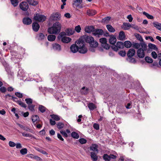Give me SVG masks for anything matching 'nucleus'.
<instances>
[{"mask_svg": "<svg viewBox=\"0 0 161 161\" xmlns=\"http://www.w3.org/2000/svg\"><path fill=\"white\" fill-rule=\"evenodd\" d=\"M28 107L30 110L32 112L35 111L34 107L35 105L33 104H31L28 105Z\"/></svg>", "mask_w": 161, "mask_h": 161, "instance_id": "43", "label": "nucleus"}, {"mask_svg": "<svg viewBox=\"0 0 161 161\" xmlns=\"http://www.w3.org/2000/svg\"><path fill=\"white\" fill-rule=\"evenodd\" d=\"M60 133L63 135L65 137H68V135L66 132L64 131L61 130L60 131Z\"/></svg>", "mask_w": 161, "mask_h": 161, "instance_id": "59", "label": "nucleus"}, {"mask_svg": "<svg viewBox=\"0 0 161 161\" xmlns=\"http://www.w3.org/2000/svg\"><path fill=\"white\" fill-rule=\"evenodd\" d=\"M57 137H58V138L59 140H60L62 141H64V139L62 138L61 135L59 133L57 134Z\"/></svg>", "mask_w": 161, "mask_h": 161, "instance_id": "63", "label": "nucleus"}, {"mask_svg": "<svg viewBox=\"0 0 161 161\" xmlns=\"http://www.w3.org/2000/svg\"><path fill=\"white\" fill-rule=\"evenodd\" d=\"M135 54V51L134 49H130L127 53V55L128 57H132Z\"/></svg>", "mask_w": 161, "mask_h": 161, "instance_id": "12", "label": "nucleus"}, {"mask_svg": "<svg viewBox=\"0 0 161 161\" xmlns=\"http://www.w3.org/2000/svg\"><path fill=\"white\" fill-rule=\"evenodd\" d=\"M94 128L96 130H99V125L98 124L95 123L93 125Z\"/></svg>", "mask_w": 161, "mask_h": 161, "instance_id": "58", "label": "nucleus"}, {"mask_svg": "<svg viewBox=\"0 0 161 161\" xmlns=\"http://www.w3.org/2000/svg\"><path fill=\"white\" fill-rule=\"evenodd\" d=\"M143 14L149 19H153V16L149 14L148 13L145 12H143Z\"/></svg>", "mask_w": 161, "mask_h": 161, "instance_id": "38", "label": "nucleus"}, {"mask_svg": "<svg viewBox=\"0 0 161 161\" xmlns=\"http://www.w3.org/2000/svg\"><path fill=\"white\" fill-rule=\"evenodd\" d=\"M61 28V24L59 22L54 23L52 27L48 28L47 31L50 34H58Z\"/></svg>", "mask_w": 161, "mask_h": 161, "instance_id": "2", "label": "nucleus"}, {"mask_svg": "<svg viewBox=\"0 0 161 161\" xmlns=\"http://www.w3.org/2000/svg\"><path fill=\"white\" fill-rule=\"evenodd\" d=\"M82 0H73V4L78 7L82 3Z\"/></svg>", "mask_w": 161, "mask_h": 161, "instance_id": "19", "label": "nucleus"}, {"mask_svg": "<svg viewBox=\"0 0 161 161\" xmlns=\"http://www.w3.org/2000/svg\"><path fill=\"white\" fill-rule=\"evenodd\" d=\"M125 35L124 32L121 31L119 32V38L120 40H123L125 39Z\"/></svg>", "mask_w": 161, "mask_h": 161, "instance_id": "27", "label": "nucleus"}, {"mask_svg": "<svg viewBox=\"0 0 161 161\" xmlns=\"http://www.w3.org/2000/svg\"><path fill=\"white\" fill-rule=\"evenodd\" d=\"M94 29V28L93 26H91L86 27L85 28V31L86 32L88 33H90L92 32L93 33V31Z\"/></svg>", "mask_w": 161, "mask_h": 161, "instance_id": "14", "label": "nucleus"}, {"mask_svg": "<svg viewBox=\"0 0 161 161\" xmlns=\"http://www.w3.org/2000/svg\"><path fill=\"white\" fill-rule=\"evenodd\" d=\"M102 47L106 49H108L110 48L109 45L107 43V42L104 44H102Z\"/></svg>", "mask_w": 161, "mask_h": 161, "instance_id": "50", "label": "nucleus"}, {"mask_svg": "<svg viewBox=\"0 0 161 161\" xmlns=\"http://www.w3.org/2000/svg\"><path fill=\"white\" fill-rule=\"evenodd\" d=\"M22 134L23 136L25 137H31L34 138H35V137L33 136V135L29 133H27L25 132L22 133Z\"/></svg>", "mask_w": 161, "mask_h": 161, "instance_id": "39", "label": "nucleus"}, {"mask_svg": "<svg viewBox=\"0 0 161 161\" xmlns=\"http://www.w3.org/2000/svg\"><path fill=\"white\" fill-rule=\"evenodd\" d=\"M103 34V31L100 29H97L94 30L93 34L96 36L99 37L100 36L102 35Z\"/></svg>", "mask_w": 161, "mask_h": 161, "instance_id": "8", "label": "nucleus"}, {"mask_svg": "<svg viewBox=\"0 0 161 161\" xmlns=\"http://www.w3.org/2000/svg\"><path fill=\"white\" fill-rule=\"evenodd\" d=\"M32 27L33 30L35 31H37L40 28V25L37 22H34L32 24Z\"/></svg>", "mask_w": 161, "mask_h": 161, "instance_id": "13", "label": "nucleus"}, {"mask_svg": "<svg viewBox=\"0 0 161 161\" xmlns=\"http://www.w3.org/2000/svg\"><path fill=\"white\" fill-rule=\"evenodd\" d=\"M81 30V27L79 25L76 26L75 28V31L78 33L80 32Z\"/></svg>", "mask_w": 161, "mask_h": 161, "instance_id": "54", "label": "nucleus"}, {"mask_svg": "<svg viewBox=\"0 0 161 161\" xmlns=\"http://www.w3.org/2000/svg\"><path fill=\"white\" fill-rule=\"evenodd\" d=\"M19 7L21 9L24 11H27L29 8L28 4L25 2H22L19 4Z\"/></svg>", "mask_w": 161, "mask_h": 161, "instance_id": "7", "label": "nucleus"}, {"mask_svg": "<svg viewBox=\"0 0 161 161\" xmlns=\"http://www.w3.org/2000/svg\"><path fill=\"white\" fill-rule=\"evenodd\" d=\"M149 48L150 49H153L155 50H157L158 48L155 45L152 43H149L148 45Z\"/></svg>", "mask_w": 161, "mask_h": 161, "instance_id": "35", "label": "nucleus"}, {"mask_svg": "<svg viewBox=\"0 0 161 161\" xmlns=\"http://www.w3.org/2000/svg\"><path fill=\"white\" fill-rule=\"evenodd\" d=\"M25 101L28 105L32 104L33 102V100L31 98H26Z\"/></svg>", "mask_w": 161, "mask_h": 161, "instance_id": "36", "label": "nucleus"}, {"mask_svg": "<svg viewBox=\"0 0 161 161\" xmlns=\"http://www.w3.org/2000/svg\"><path fill=\"white\" fill-rule=\"evenodd\" d=\"M0 91L3 93L5 92L6 91V88L4 87H2L0 88Z\"/></svg>", "mask_w": 161, "mask_h": 161, "instance_id": "60", "label": "nucleus"}, {"mask_svg": "<svg viewBox=\"0 0 161 161\" xmlns=\"http://www.w3.org/2000/svg\"><path fill=\"white\" fill-rule=\"evenodd\" d=\"M100 42L102 44H104L107 42V40L105 38H101L99 39Z\"/></svg>", "mask_w": 161, "mask_h": 161, "instance_id": "51", "label": "nucleus"}, {"mask_svg": "<svg viewBox=\"0 0 161 161\" xmlns=\"http://www.w3.org/2000/svg\"><path fill=\"white\" fill-rule=\"evenodd\" d=\"M88 106L90 110H92L96 108V106L94 104L92 103H89Z\"/></svg>", "mask_w": 161, "mask_h": 161, "instance_id": "34", "label": "nucleus"}, {"mask_svg": "<svg viewBox=\"0 0 161 161\" xmlns=\"http://www.w3.org/2000/svg\"><path fill=\"white\" fill-rule=\"evenodd\" d=\"M153 24L154 27L159 30L161 31V23L157 22H154Z\"/></svg>", "mask_w": 161, "mask_h": 161, "instance_id": "18", "label": "nucleus"}, {"mask_svg": "<svg viewBox=\"0 0 161 161\" xmlns=\"http://www.w3.org/2000/svg\"><path fill=\"white\" fill-rule=\"evenodd\" d=\"M38 109L42 113L45 112L47 109L44 106L42 105H39V106Z\"/></svg>", "mask_w": 161, "mask_h": 161, "instance_id": "28", "label": "nucleus"}, {"mask_svg": "<svg viewBox=\"0 0 161 161\" xmlns=\"http://www.w3.org/2000/svg\"><path fill=\"white\" fill-rule=\"evenodd\" d=\"M50 18L53 20H59L60 19V15L58 13L52 14Z\"/></svg>", "mask_w": 161, "mask_h": 161, "instance_id": "9", "label": "nucleus"}, {"mask_svg": "<svg viewBox=\"0 0 161 161\" xmlns=\"http://www.w3.org/2000/svg\"><path fill=\"white\" fill-rule=\"evenodd\" d=\"M103 158L105 161H109L110 160L109 156L106 154H104L103 155Z\"/></svg>", "mask_w": 161, "mask_h": 161, "instance_id": "45", "label": "nucleus"}, {"mask_svg": "<svg viewBox=\"0 0 161 161\" xmlns=\"http://www.w3.org/2000/svg\"><path fill=\"white\" fill-rule=\"evenodd\" d=\"M71 136L74 138L78 139L79 138V135L76 132H73L71 133Z\"/></svg>", "mask_w": 161, "mask_h": 161, "instance_id": "37", "label": "nucleus"}, {"mask_svg": "<svg viewBox=\"0 0 161 161\" xmlns=\"http://www.w3.org/2000/svg\"><path fill=\"white\" fill-rule=\"evenodd\" d=\"M146 61L148 63H151L153 62V59L150 57L147 56L145 58Z\"/></svg>", "mask_w": 161, "mask_h": 161, "instance_id": "42", "label": "nucleus"}, {"mask_svg": "<svg viewBox=\"0 0 161 161\" xmlns=\"http://www.w3.org/2000/svg\"><path fill=\"white\" fill-rule=\"evenodd\" d=\"M116 42V39L114 36H112L110 37L109 39V42L111 44H114Z\"/></svg>", "mask_w": 161, "mask_h": 161, "instance_id": "22", "label": "nucleus"}, {"mask_svg": "<svg viewBox=\"0 0 161 161\" xmlns=\"http://www.w3.org/2000/svg\"><path fill=\"white\" fill-rule=\"evenodd\" d=\"M98 45V43L96 41H94V40L90 44V46L92 47L90 48V50L92 52H94V50L92 48H96L97 47Z\"/></svg>", "mask_w": 161, "mask_h": 161, "instance_id": "10", "label": "nucleus"}, {"mask_svg": "<svg viewBox=\"0 0 161 161\" xmlns=\"http://www.w3.org/2000/svg\"><path fill=\"white\" fill-rule=\"evenodd\" d=\"M124 45L126 47L129 48L131 47L132 44L130 41H127L124 42Z\"/></svg>", "mask_w": 161, "mask_h": 161, "instance_id": "30", "label": "nucleus"}, {"mask_svg": "<svg viewBox=\"0 0 161 161\" xmlns=\"http://www.w3.org/2000/svg\"><path fill=\"white\" fill-rule=\"evenodd\" d=\"M91 157L93 161H97V160L98 157L97 154L94 152L91 153Z\"/></svg>", "mask_w": 161, "mask_h": 161, "instance_id": "21", "label": "nucleus"}, {"mask_svg": "<svg viewBox=\"0 0 161 161\" xmlns=\"http://www.w3.org/2000/svg\"><path fill=\"white\" fill-rule=\"evenodd\" d=\"M147 46V44L143 42L140 43L133 42L132 43V47L135 49H138L140 48L145 49Z\"/></svg>", "mask_w": 161, "mask_h": 161, "instance_id": "4", "label": "nucleus"}, {"mask_svg": "<svg viewBox=\"0 0 161 161\" xmlns=\"http://www.w3.org/2000/svg\"><path fill=\"white\" fill-rule=\"evenodd\" d=\"M116 46L119 48H121L123 46V43L121 42H118L116 43Z\"/></svg>", "mask_w": 161, "mask_h": 161, "instance_id": "49", "label": "nucleus"}, {"mask_svg": "<svg viewBox=\"0 0 161 161\" xmlns=\"http://www.w3.org/2000/svg\"><path fill=\"white\" fill-rule=\"evenodd\" d=\"M119 54L122 56H125L126 54V53L125 51H121L119 52Z\"/></svg>", "mask_w": 161, "mask_h": 161, "instance_id": "57", "label": "nucleus"}, {"mask_svg": "<svg viewBox=\"0 0 161 161\" xmlns=\"http://www.w3.org/2000/svg\"><path fill=\"white\" fill-rule=\"evenodd\" d=\"M34 19L37 21L43 22L46 19V17L43 15L37 14L34 15Z\"/></svg>", "mask_w": 161, "mask_h": 161, "instance_id": "5", "label": "nucleus"}, {"mask_svg": "<svg viewBox=\"0 0 161 161\" xmlns=\"http://www.w3.org/2000/svg\"><path fill=\"white\" fill-rule=\"evenodd\" d=\"M151 55L153 58L154 59H156L157 57V54L155 52L153 51L151 53Z\"/></svg>", "mask_w": 161, "mask_h": 161, "instance_id": "52", "label": "nucleus"}, {"mask_svg": "<svg viewBox=\"0 0 161 161\" xmlns=\"http://www.w3.org/2000/svg\"><path fill=\"white\" fill-rule=\"evenodd\" d=\"M85 40L86 42L90 44L94 39L93 37L91 36H87L85 37Z\"/></svg>", "mask_w": 161, "mask_h": 161, "instance_id": "16", "label": "nucleus"}, {"mask_svg": "<svg viewBox=\"0 0 161 161\" xmlns=\"http://www.w3.org/2000/svg\"><path fill=\"white\" fill-rule=\"evenodd\" d=\"M147 48V46L145 49L140 48L137 51V54L138 57L140 58H142L145 56L144 51H146Z\"/></svg>", "mask_w": 161, "mask_h": 161, "instance_id": "6", "label": "nucleus"}, {"mask_svg": "<svg viewBox=\"0 0 161 161\" xmlns=\"http://www.w3.org/2000/svg\"><path fill=\"white\" fill-rule=\"evenodd\" d=\"M74 32V31L73 28H68L65 30L66 35L69 36L73 35Z\"/></svg>", "mask_w": 161, "mask_h": 161, "instance_id": "15", "label": "nucleus"}, {"mask_svg": "<svg viewBox=\"0 0 161 161\" xmlns=\"http://www.w3.org/2000/svg\"><path fill=\"white\" fill-rule=\"evenodd\" d=\"M110 19H111L110 17H109V16L107 17L102 19V22H104V23H105V22L107 23L109 21V20H110Z\"/></svg>", "mask_w": 161, "mask_h": 161, "instance_id": "48", "label": "nucleus"}, {"mask_svg": "<svg viewBox=\"0 0 161 161\" xmlns=\"http://www.w3.org/2000/svg\"><path fill=\"white\" fill-rule=\"evenodd\" d=\"M27 149L26 148L22 149L20 151V153L23 155L26 154L27 153Z\"/></svg>", "mask_w": 161, "mask_h": 161, "instance_id": "47", "label": "nucleus"}, {"mask_svg": "<svg viewBox=\"0 0 161 161\" xmlns=\"http://www.w3.org/2000/svg\"><path fill=\"white\" fill-rule=\"evenodd\" d=\"M56 36L54 35H50L47 36L48 40L50 42L54 41L56 38Z\"/></svg>", "mask_w": 161, "mask_h": 161, "instance_id": "26", "label": "nucleus"}, {"mask_svg": "<svg viewBox=\"0 0 161 161\" xmlns=\"http://www.w3.org/2000/svg\"><path fill=\"white\" fill-rule=\"evenodd\" d=\"M97 146L96 144H92V146L90 147V149L91 150L94 152H96L97 153H98L97 150Z\"/></svg>", "mask_w": 161, "mask_h": 161, "instance_id": "24", "label": "nucleus"}, {"mask_svg": "<svg viewBox=\"0 0 161 161\" xmlns=\"http://www.w3.org/2000/svg\"><path fill=\"white\" fill-rule=\"evenodd\" d=\"M9 145L10 147H13L16 146V144L14 142L10 141L9 142Z\"/></svg>", "mask_w": 161, "mask_h": 161, "instance_id": "55", "label": "nucleus"}, {"mask_svg": "<svg viewBox=\"0 0 161 161\" xmlns=\"http://www.w3.org/2000/svg\"><path fill=\"white\" fill-rule=\"evenodd\" d=\"M79 142L81 144L86 143V140L84 138L80 139L79 140Z\"/></svg>", "mask_w": 161, "mask_h": 161, "instance_id": "53", "label": "nucleus"}, {"mask_svg": "<svg viewBox=\"0 0 161 161\" xmlns=\"http://www.w3.org/2000/svg\"><path fill=\"white\" fill-rule=\"evenodd\" d=\"M16 148L17 149H20L22 147L21 144L20 143H17L16 144Z\"/></svg>", "mask_w": 161, "mask_h": 161, "instance_id": "61", "label": "nucleus"}, {"mask_svg": "<svg viewBox=\"0 0 161 161\" xmlns=\"http://www.w3.org/2000/svg\"><path fill=\"white\" fill-rule=\"evenodd\" d=\"M15 94L19 98H21L23 97L22 94L19 92H15Z\"/></svg>", "mask_w": 161, "mask_h": 161, "instance_id": "56", "label": "nucleus"}, {"mask_svg": "<svg viewBox=\"0 0 161 161\" xmlns=\"http://www.w3.org/2000/svg\"><path fill=\"white\" fill-rule=\"evenodd\" d=\"M39 119V117L37 115L32 116V120L33 123Z\"/></svg>", "mask_w": 161, "mask_h": 161, "instance_id": "46", "label": "nucleus"}, {"mask_svg": "<svg viewBox=\"0 0 161 161\" xmlns=\"http://www.w3.org/2000/svg\"><path fill=\"white\" fill-rule=\"evenodd\" d=\"M96 13V11L93 10H88L87 11V14L89 16H93Z\"/></svg>", "mask_w": 161, "mask_h": 161, "instance_id": "25", "label": "nucleus"}, {"mask_svg": "<svg viewBox=\"0 0 161 161\" xmlns=\"http://www.w3.org/2000/svg\"><path fill=\"white\" fill-rule=\"evenodd\" d=\"M53 48L56 51H60L61 50V46L59 44L54 43L52 45Z\"/></svg>", "mask_w": 161, "mask_h": 161, "instance_id": "17", "label": "nucleus"}, {"mask_svg": "<svg viewBox=\"0 0 161 161\" xmlns=\"http://www.w3.org/2000/svg\"><path fill=\"white\" fill-rule=\"evenodd\" d=\"M131 27L130 24L129 23H124L122 28L124 30L129 29Z\"/></svg>", "mask_w": 161, "mask_h": 161, "instance_id": "20", "label": "nucleus"}, {"mask_svg": "<svg viewBox=\"0 0 161 161\" xmlns=\"http://www.w3.org/2000/svg\"><path fill=\"white\" fill-rule=\"evenodd\" d=\"M57 126L58 129H62L64 128V124L62 123L59 122L57 124Z\"/></svg>", "mask_w": 161, "mask_h": 161, "instance_id": "41", "label": "nucleus"}, {"mask_svg": "<svg viewBox=\"0 0 161 161\" xmlns=\"http://www.w3.org/2000/svg\"><path fill=\"white\" fill-rule=\"evenodd\" d=\"M112 48L115 51H117L119 50V48L117 47L115 45H113Z\"/></svg>", "mask_w": 161, "mask_h": 161, "instance_id": "62", "label": "nucleus"}, {"mask_svg": "<svg viewBox=\"0 0 161 161\" xmlns=\"http://www.w3.org/2000/svg\"><path fill=\"white\" fill-rule=\"evenodd\" d=\"M108 30L110 32H114L115 31L114 29L111 25H108L106 26Z\"/></svg>", "mask_w": 161, "mask_h": 161, "instance_id": "33", "label": "nucleus"}, {"mask_svg": "<svg viewBox=\"0 0 161 161\" xmlns=\"http://www.w3.org/2000/svg\"><path fill=\"white\" fill-rule=\"evenodd\" d=\"M127 19H129V21L130 22H131L133 20V18L130 14L129 15L127 16Z\"/></svg>", "mask_w": 161, "mask_h": 161, "instance_id": "64", "label": "nucleus"}, {"mask_svg": "<svg viewBox=\"0 0 161 161\" xmlns=\"http://www.w3.org/2000/svg\"><path fill=\"white\" fill-rule=\"evenodd\" d=\"M36 37L38 40H42L44 38L45 36L42 33H40L37 35Z\"/></svg>", "mask_w": 161, "mask_h": 161, "instance_id": "31", "label": "nucleus"}, {"mask_svg": "<svg viewBox=\"0 0 161 161\" xmlns=\"http://www.w3.org/2000/svg\"><path fill=\"white\" fill-rule=\"evenodd\" d=\"M17 103L23 108H26L27 107L25 103L21 102L20 100L18 101Z\"/></svg>", "mask_w": 161, "mask_h": 161, "instance_id": "44", "label": "nucleus"}, {"mask_svg": "<svg viewBox=\"0 0 161 161\" xmlns=\"http://www.w3.org/2000/svg\"><path fill=\"white\" fill-rule=\"evenodd\" d=\"M89 89L88 88H86L85 87H83L80 90L81 93L82 94L86 95L88 93Z\"/></svg>", "mask_w": 161, "mask_h": 161, "instance_id": "23", "label": "nucleus"}, {"mask_svg": "<svg viewBox=\"0 0 161 161\" xmlns=\"http://www.w3.org/2000/svg\"><path fill=\"white\" fill-rule=\"evenodd\" d=\"M84 43V42L82 40L76 41L75 44L72 45L70 47L71 52L73 53H76L78 51L82 53H86L87 49L85 46Z\"/></svg>", "mask_w": 161, "mask_h": 161, "instance_id": "1", "label": "nucleus"}, {"mask_svg": "<svg viewBox=\"0 0 161 161\" xmlns=\"http://www.w3.org/2000/svg\"><path fill=\"white\" fill-rule=\"evenodd\" d=\"M66 35L65 32H61L58 36L59 39H61L62 42L65 43H69L71 40L70 38L65 36Z\"/></svg>", "mask_w": 161, "mask_h": 161, "instance_id": "3", "label": "nucleus"}, {"mask_svg": "<svg viewBox=\"0 0 161 161\" xmlns=\"http://www.w3.org/2000/svg\"><path fill=\"white\" fill-rule=\"evenodd\" d=\"M12 4L14 7H16L18 5L19 2L18 0H10Z\"/></svg>", "mask_w": 161, "mask_h": 161, "instance_id": "40", "label": "nucleus"}, {"mask_svg": "<svg viewBox=\"0 0 161 161\" xmlns=\"http://www.w3.org/2000/svg\"><path fill=\"white\" fill-rule=\"evenodd\" d=\"M28 3L32 5L35 6L37 5L38 2L34 0H26Z\"/></svg>", "mask_w": 161, "mask_h": 161, "instance_id": "29", "label": "nucleus"}, {"mask_svg": "<svg viewBox=\"0 0 161 161\" xmlns=\"http://www.w3.org/2000/svg\"><path fill=\"white\" fill-rule=\"evenodd\" d=\"M50 116L52 119H54L56 121H58L60 119L59 116L55 114H51L50 115Z\"/></svg>", "mask_w": 161, "mask_h": 161, "instance_id": "32", "label": "nucleus"}, {"mask_svg": "<svg viewBox=\"0 0 161 161\" xmlns=\"http://www.w3.org/2000/svg\"><path fill=\"white\" fill-rule=\"evenodd\" d=\"M23 22L25 25H29L32 23V20L29 17H25L23 19Z\"/></svg>", "mask_w": 161, "mask_h": 161, "instance_id": "11", "label": "nucleus"}]
</instances>
